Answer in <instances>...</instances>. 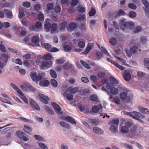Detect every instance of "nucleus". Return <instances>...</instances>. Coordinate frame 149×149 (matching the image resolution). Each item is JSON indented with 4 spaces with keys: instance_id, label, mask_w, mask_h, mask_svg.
I'll list each match as a JSON object with an SVG mask.
<instances>
[{
    "instance_id": "nucleus-1",
    "label": "nucleus",
    "mask_w": 149,
    "mask_h": 149,
    "mask_svg": "<svg viewBox=\"0 0 149 149\" xmlns=\"http://www.w3.org/2000/svg\"><path fill=\"white\" fill-rule=\"evenodd\" d=\"M125 21L126 19H121L120 22V26L122 30L124 31L126 28L131 29L134 28V25L133 22H126Z\"/></svg>"
},
{
    "instance_id": "nucleus-2",
    "label": "nucleus",
    "mask_w": 149,
    "mask_h": 149,
    "mask_svg": "<svg viewBox=\"0 0 149 149\" xmlns=\"http://www.w3.org/2000/svg\"><path fill=\"white\" fill-rule=\"evenodd\" d=\"M45 73L41 72L39 73L38 75L36 73L33 72L30 74V76L33 81H39L41 80L45 75Z\"/></svg>"
},
{
    "instance_id": "nucleus-3",
    "label": "nucleus",
    "mask_w": 149,
    "mask_h": 149,
    "mask_svg": "<svg viewBox=\"0 0 149 149\" xmlns=\"http://www.w3.org/2000/svg\"><path fill=\"white\" fill-rule=\"evenodd\" d=\"M132 125V123L130 122H127L124 126L121 128L120 131L124 134L127 133L129 131V128Z\"/></svg>"
},
{
    "instance_id": "nucleus-4",
    "label": "nucleus",
    "mask_w": 149,
    "mask_h": 149,
    "mask_svg": "<svg viewBox=\"0 0 149 149\" xmlns=\"http://www.w3.org/2000/svg\"><path fill=\"white\" fill-rule=\"evenodd\" d=\"M52 64V62L50 61H43L40 67V69H43L49 68L51 66Z\"/></svg>"
},
{
    "instance_id": "nucleus-5",
    "label": "nucleus",
    "mask_w": 149,
    "mask_h": 149,
    "mask_svg": "<svg viewBox=\"0 0 149 149\" xmlns=\"http://www.w3.org/2000/svg\"><path fill=\"white\" fill-rule=\"evenodd\" d=\"M29 104L33 109L37 110H40V107L38 104L33 99H31L29 100Z\"/></svg>"
},
{
    "instance_id": "nucleus-6",
    "label": "nucleus",
    "mask_w": 149,
    "mask_h": 149,
    "mask_svg": "<svg viewBox=\"0 0 149 149\" xmlns=\"http://www.w3.org/2000/svg\"><path fill=\"white\" fill-rule=\"evenodd\" d=\"M38 95L39 96V99L45 104H48V101L49 100V98L47 96H45L44 95L38 93Z\"/></svg>"
},
{
    "instance_id": "nucleus-7",
    "label": "nucleus",
    "mask_w": 149,
    "mask_h": 149,
    "mask_svg": "<svg viewBox=\"0 0 149 149\" xmlns=\"http://www.w3.org/2000/svg\"><path fill=\"white\" fill-rule=\"evenodd\" d=\"M78 90V88L77 87H75L72 88V87H70L66 89L64 92L63 93V95L65 97L66 95V94L68 92L74 93H76Z\"/></svg>"
},
{
    "instance_id": "nucleus-8",
    "label": "nucleus",
    "mask_w": 149,
    "mask_h": 149,
    "mask_svg": "<svg viewBox=\"0 0 149 149\" xmlns=\"http://www.w3.org/2000/svg\"><path fill=\"white\" fill-rule=\"evenodd\" d=\"M131 72V71L129 70H127L124 71L125 74L123 76V77L126 81H128L130 80Z\"/></svg>"
},
{
    "instance_id": "nucleus-9",
    "label": "nucleus",
    "mask_w": 149,
    "mask_h": 149,
    "mask_svg": "<svg viewBox=\"0 0 149 149\" xmlns=\"http://www.w3.org/2000/svg\"><path fill=\"white\" fill-rule=\"evenodd\" d=\"M51 105L56 113L59 114H62V112L61 110V108L55 102L52 103Z\"/></svg>"
},
{
    "instance_id": "nucleus-10",
    "label": "nucleus",
    "mask_w": 149,
    "mask_h": 149,
    "mask_svg": "<svg viewBox=\"0 0 149 149\" xmlns=\"http://www.w3.org/2000/svg\"><path fill=\"white\" fill-rule=\"evenodd\" d=\"M102 108V106L101 104H99L97 106H95L92 108V110L93 113H96L99 111H101Z\"/></svg>"
},
{
    "instance_id": "nucleus-11",
    "label": "nucleus",
    "mask_w": 149,
    "mask_h": 149,
    "mask_svg": "<svg viewBox=\"0 0 149 149\" xmlns=\"http://www.w3.org/2000/svg\"><path fill=\"white\" fill-rule=\"evenodd\" d=\"M92 130L93 132L97 134H101L103 133V130L100 128L97 127H93Z\"/></svg>"
},
{
    "instance_id": "nucleus-12",
    "label": "nucleus",
    "mask_w": 149,
    "mask_h": 149,
    "mask_svg": "<svg viewBox=\"0 0 149 149\" xmlns=\"http://www.w3.org/2000/svg\"><path fill=\"white\" fill-rule=\"evenodd\" d=\"M138 108L139 111L142 113H144L146 114L149 113V111L146 108H143L142 107L139 106L138 107Z\"/></svg>"
},
{
    "instance_id": "nucleus-13",
    "label": "nucleus",
    "mask_w": 149,
    "mask_h": 149,
    "mask_svg": "<svg viewBox=\"0 0 149 149\" xmlns=\"http://www.w3.org/2000/svg\"><path fill=\"white\" fill-rule=\"evenodd\" d=\"M77 25L76 23L72 22L70 25L69 28H67L68 31H73L76 27Z\"/></svg>"
},
{
    "instance_id": "nucleus-14",
    "label": "nucleus",
    "mask_w": 149,
    "mask_h": 149,
    "mask_svg": "<svg viewBox=\"0 0 149 149\" xmlns=\"http://www.w3.org/2000/svg\"><path fill=\"white\" fill-rule=\"evenodd\" d=\"M110 92L113 95H116L118 93V89L115 87H113L110 88Z\"/></svg>"
},
{
    "instance_id": "nucleus-15",
    "label": "nucleus",
    "mask_w": 149,
    "mask_h": 149,
    "mask_svg": "<svg viewBox=\"0 0 149 149\" xmlns=\"http://www.w3.org/2000/svg\"><path fill=\"white\" fill-rule=\"evenodd\" d=\"M86 19L84 15L79 14L77 17V19L79 22L85 21Z\"/></svg>"
},
{
    "instance_id": "nucleus-16",
    "label": "nucleus",
    "mask_w": 149,
    "mask_h": 149,
    "mask_svg": "<svg viewBox=\"0 0 149 149\" xmlns=\"http://www.w3.org/2000/svg\"><path fill=\"white\" fill-rule=\"evenodd\" d=\"M19 94L20 95V97L21 98L25 103L28 104V100L26 97L24 95L22 91H21V92H19Z\"/></svg>"
},
{
    "instance_id": "nucleus-17",
    "label": "nucleus",
    "mask_w": 149,
    "mask_h": 149,
    "mask_svg": "<svg viewBox=\"0 0 149 149\" xmlns=\"http://www.w3.org/2000/svg\"><path fill=\"white\" fill-rule=\"evenodd\" d=\"M109 79L113 85H117L118 84V81L114 77H110Z\"/></svg>"
},
{
    "instance_id": "nucleus-18",
    "label": "nucleus",
    "mask_w": 149,
    "mask_h": 149,
    "mask_svg": "<svg viewBox=\"0 0 149 149\" xmlns=\"http://www.w3.org/2000/svg\"><path fill=\"white\" fill-rule=\"evenodd\" d=\"M50 84L49 81L47 80H44L41 81L39 82V85L41 86H48Z\"/></svg>"
},
{
    "instance_id": "nucleus-19",
    "label": "nucleus",
    "mask_w": 149,
    "mask_h": 149,
    "mask_svg": "<svg viewBox=\"0 0 149 149\" xmlns=\"http://www.w3.org/2000/svg\"><path fill=\"white\" fill-rule=\"evenodd\" d=\"M67 64H65L63 66L65 67V69H68L70 70V71L72 73H73L74 72V66L70 64L68 66V68H67L66 66H67Z\"/></svg>"
},
{
    "instance_id": "nucleus-20",
    "label": "nucleus",
    "mask_w": 149,
    "mask_h": 149,
    "mask_svg": "<svg viewBox=\"0 0 149 149\" xmlns=\"http://www.w3.org/2000/svg\"><path fill=\"white\" fill-rule=\"evenodd\" d=\"M117 127L118 126L117 125H115L114 124H111L110 129L112 132L116 133L118 131Z\"/></svg>"
},
{
    "instance_id": "nucleus-21",
    "label": "nucleus",
    "mask_w": 149,
    "mask_h": 149,
    "mask_svg": "<svg viewBox=\"0 0 149 149\" xmlns=\"http://www.w3.org/2000/svg\"><path fill=\"white\" fill-rule=\"evenodd\" d=\"M138 48L136 46H134L130 48V52L133 54H136L138 51Z\"/></svg>"
},
{
    "instance_id": "nucleus-22",
    "label": "nucleus",
    "mask_w": 149,
    "mask_h": 149,
    "mask_svg": "<svg viewBox=\"0 0 149 149\" xmlns=\"http://www.w3.org/2000/svg\"><path fill=\"white\" fill-rule=\"evenodd\" d=\"M60 125L62 127L68 129H70V126L67 123L63 121H61L59 123Z\"/></svg>"
},
{
    "instance_id": "nucleus-23",
    "label": "nucleus",
    "mask_w": 149,
    "mask_h": 149,
    "mask_svg": "<svg viewBox=\"0 0 149 149\" xmlns=\"http://www.w3.org/2000/svg\"><path fill=\"white\" fill-rule=\"evenodd\" d=\"M67 25V22L64 21L61 23L60 24V31H63Z\"/></svg>"
},
{
    "instance_id": "nucleus-24",
    "label": "nucleus",
    "mask_w": 149,
    "mask_h": 149,
    "mask_svg": "<svg viewBox=\"0 0 149 149\" xmlns=\"http://www.w3.org/2000/svg\"><path fill=\"white\" fill-rule=\"evenodd\" d=\"M103 83L104 84H106V87L107 89H110L111 86V82H108V80L106 79H103L102 80Z\"/></svg>"
},
{
    "instance_id": "nucleus-25",
    "label": "nucleus",
    "mask_w": 149,
    "mask_h": 149,
    "mask_svg": "<svg viewBox=\"0 0 149 149\" xmlns=\"http://www.w3.org/2000/svg\"><path fill=\"white\" fill-rule=\"evenodd\" d=\"M4 11L5 13L6 14V16L7 18H11L13 17V15L11 11L7 10H4Z\"/></svg>"
},
{
    "instance_id": "nucleus-26",
    "label": "nucleus",
    "mask_w": 149,
    "mask_h": 149,
    "mask_svg": "<svg viewBox=\"0 0 149 149\" xmlns=\"http://www.w3.org/2000/svg\"><path fill=\"white\" fill-rule=\"evenodd\" d=\"M132 113L134 114L133 115L136 116L137 118H144V116L139 112L134 111L132 112Z\"/></svg>"
},
{
    "instance_id": "nucleus-27",
    "label": "nucleus",
    "mask_w": 149,
    "mask_h": 149,
    "mask_svg": "<svg viewBox=\"0 0 149 149\" xmlns=\"http://www.w3.org/2000/svg\"><path fill=\"white\" fill-rule=\"evenodd\" d=\"M45 28L46 29V31L48 32L50 31L51 28V24L49 22L46 23L45 25Z\"/></svg>"
},
{
    "instance_id": "nucleus-28",
    "label": "nucleus",
    "mask_w": 149,
    "mask_h": 149,
    "mask_svg": "<svg viewBox=\"0 0 149 149\" xmlns=\"http://www.w3.org/2000/svg\"><path fill=\"white\" fill-rule=\"evenodd\" d=\"M128 7L129 8L133 10H136L137 7L136 4L134 3H130L128 4Z\"/></svg>"
},
{
    "instance_id": "nucleus-29",
    "label": "nucleus",
    "mask_w": 149,
    "mask_h": 149,
    "mask_svg": "<svg viewBox=\"0 0 149 149\" xmlns=\"http://www.w3.org/2000/svg\"><path fill=\"white\" fill-rule=\"evenodd\" d=\"M42 45L47 50L49 51L50 48H51V45L47 43H42Z\"/></svg>"
},
{
    "instance_id": "nucleus-30",
    "label": "nucleus",
    "mask_w": 149,
    "mask_h": 149,
    "mask_svg": "<svg viewBox=\"0 0 149 149\" xmlns=\"http://www.w3.org/2000/svg\"><path fill=\"white\" fill-rule=\"evenodd\" d=\"M66 120H67L70 122V123L72 124H76V122L74 120V119L72 117H70V116H66Z\"/></svg>"
},
{
    "instance_id": "nucleus-31",
    "label": "nucleus",
    "mask_w": 149,
    "mask_h": 149,
    "mask_svg": "<svg viewBox=\"0 0 149 149\" xmlns=\"http://www.w3.org/2000/svg\"><path fill=\"white\" fill-rule=\"evenodd\" d=\"M10 85L18 93L19 92H21V90L15 84L13 83H12L10 84Z\"/></svg>"
},
{
    "instance_id": "nucleus-32",
    "label": "nucleus",
    "mask_w": 149,
    "mask_h": 149,
    "mask_svg": "<svg viewBox=\"0 0 149 149\" xmlns=\"http://www.w3.org/2000/svg\"><path fill=\"white\" fill-rule=\"evenodd\" d=\"M50 74L51 76L53 78H55L57 77L56 72L53 70H51L50 71Z\"/></svg>"
},
{
    "instance_id": "nucleus-33",
    "label": "nucleus",
    "mask_w": 149,
    "mask_h": 149,
    "mask_svg": "<svg viewBox=\"0 0 149 149\" xmlns=\"http://www.w3.org/2000/svg\"><path fill=\"white\" fill-rule=\"evenodd\" d=\"M92 49V46L90 45H88L86 49H85V51L83 53L84 54H88L89 51Z\"/></svg>"
},
{
    "instance_id": "nucleus-34",
    "label": "nucleus",
    "mask_w": 149,
    "mask_h": 149,
    "mask_svg": "<svg viewBox=\"0 0 149 149\" xmlns=\"http://www.w3.org/2000/svg\"><path fill=\"white\" fill-rule=\"evenodd\" d=\"M143 4L148 10L149 9V3L147 0H141Z\"/></svg>"
},
{
    "instance_id": "nucleus-35",
    "label": "nucleus",
    "mask_w": 149,
    "mask_h": 149,
    "mask_svg": "<svg viewBox=\"0 0 149 149\" xmlns=\"http://www.w3.org/2000/svg\"><path fill=\"white\" fill-rule=\"evenodd\" d=\"M110 44L112 45H115L116 42V40L115 38L112 37L109 40Z\"/></svg>"
},
{
    "instance_id": "nucleus-36",
    "label": "nucleus",
    "mask_w": 149,
    "mask_h": 149,
    "mask_svg": "<svg viewBox=\"0 0 149 149\" xmlns=\"http://www.w3.org/2000/svg\"><path fill=\"white\" fill-rule=\"evenodd\" d=\"M79 0H72L70 4L72 7H74L77 5V4L79 5Z\"/></svg>"
},
{
    "instance_id": "nucleus-37",
    "label": "nucleus",
    "mask_w": 149,
    "mask_h": 149,
    "mask_svg": "<svg viewBox=\"0 0 149 149\" xmlns=\"http://www.w3.org/2000/svg\"><path fill=\"white\" fill-rule=\"evenodd\" d=\"M96 13L95 8H92L89 13V15L90 16H92L94 15Z\"/></svg>"
},
{
    "instance_id": "nucleus-38",
    "label": "nucleus",
    "mask_w": 149,
    "mask_h": 149,
    "mask_svg": "<svg viewBox=\"0 0 149 149\" xmlns=\"http://www.w3.org/2000/svg\"><path fill=\"white\" fill-rule=\"evenodd\" d=\"M37 143L40 147L42 149H48L47 147L44 143L40 142H38Z\"/></svg>"
},
{
    "instance_id": "nucleus-39",
    "label": "nucleus",
    "mask_w": 149,
    "mask_h": 149,
    "mask_svg": "<svg viewBox=\"0 0 149 149\" xmlns=\"http://www.w3.org/2000/svg\"><path fill=\"white\" fill-rule=\"evenodd\" d=\"M51 83L52 85L54 87H56L58 85L56 81L54 79H52L51 80Z\"/></svg>"
},
{
    "instance_id": "nucleus-40",
    "label": "nucleus",
    "mask_w": 149,
    "mask_h": 149,
    "mask_svg": "<svg viewBox=\"0 0 149 149\" xmlns=\"http://www.w3.org/2000/svg\"><path fill=\"white\" fill-rule=\"evenodd\" d=\"M78 45L81 48H84L85 46V41L82 40L79 41L78 43Z\"/></svg>"
},
{
    "instance_id": "nucleus-41",
    "label": "nucleus",
    "mask_w": 149,
    "mask_h": 149,
    "mask_svg": "<svg viewBox=\"0 0 149 149\" xmlns=\"http://www.w3.org/2000/svg\"><path fill=\"white\" fill-rule=\"evenodd\" d=\"M54 7V4L52 3H47L46 5V7L47 9L50 10L53 9Z\"/></svg>"
},
{
    "instance_id": "nucleus-42",
    "label": "nucleus",
    "mask_w": 149,
    "mask_h": 149,
    "mask_svg": "<svg viewBox=\"0 0 149 149\" xmlns=\"http://www.w3.org/2000/svg\"><path fill=\"white\" fill-rule=\"evenodd\" d=\"M115 57L116 59H118L123 65H125L126 66L128 65V64H127L126 63H125L126 61L125 60H124L119 57H117L116 56H115Z\"/></svg>"
},
{
    "instance_id": "nucleus-43",
    "label": "nucleus",
    "mask_w": 149,
    "mask_h": 149,
    "mask_svg": "<svg viewBox=\"0 0 149 149\" xmlns=\"http://www.w3.org/2000/svg\"><path fill=\"white\" fill-rule=\"evenodd\" d=\"M16 133L17 136L21 139H22L23 136L25 134L24 133L20 131L17 132Z\"/></svg>"
},
{
    "instance_id": "nucleus-44",
    "label": "nucleus",
    "mask_w": 149,
    "mask_h": 149,
    "mask_svg": "<svg viewBox=\"0 0 149 149\" xmlns=\"http://www.w3.org/2000/svg\"><path fill=\"white\" fill-rule=\"evenodd\" d=\"M61 8L58 6L57 5L55 6L54 8V10L56 13H58L61 11Z\"/></svg>"
},
{
    "instance_id": "nucleus-45",
    "label": "nucleus",
    "mask_w": 149,
    "mask_h": 149,
    "mask_svg": "<svg viewBox=\"0 0 149 149\" xmlns=\"http://www.w3.org/2000/svg\"><path fill=\"white\" fill-rule=\"evenodd\" d=\"M113 102H114L117 104H120V101L119 98L117 97H116L112 101Z\"/></svg>"
},
{
    "instance_id": "nucleus-46",
    "label": "nucleus",
    "mask_w": 149,
    "mask_h": 149,
    "mask_svg": "<svg viewBox=\"0 0 149 149\" xmlns=\"http://www.w3.org/2000/svg\"><path fill=\"white\" fill-rule=\"evenodd\" d=\"M0 100L3 103L12 105L10 101L0 97Z\"/></svg>"
},
{
    "instance_id": "nucleus-47",
    "label": "nucleus",
    "mask_w": 149,
    "mask_h": 149,
    "mask_svg": "<svg viewBox=\"0 0 149 149\" xmlns=\"http://www.w3.org/2000/svg\"><path fill=\"white\" fill-rule=\"evenodd\" d=\"M80 63L86 68L88 69L90 68V66L86 62H84L83 61L81 60L80 61Z\"/></svg>"
},
{
    "instance_id": "nucleus-48",
    "label": "nucleus",
    "mask_w": 149,
    "mask_h": 149,
    "mask_svg": "<svg viewBox=\"0 0 149 149\" xmlns=\"http://www.w3.org/2000/svg\"><path fill=\"white\" fill-rule=\"evenodd\" d=\"M33 136L37 140L42 141H43L44 140V138L39 135H34Z\"/></svg>"
},
{
    "instance_id": "nucleus-49",
    "label": "nucleus",
    "mask_w": 149,
    "mask_h": 149,
    "mask_svg": "<svg viewBox=\"0 0 149 149\" xmlns=\"http://www.w3.org/2000/svg\"><path fill=\"white\" fill-rule=\"evenodd\" d=\"M129 16L131 18H134L136 17V13L133 11H130L129 13Z\"/></svg>"
},
{
    "instance_id": "nucleus-50",
    "label": "nucleus",
    "mask_w": 149,
    "mask_h": 149,
    "mask_svg": "<svg viewBox=\"0 0 149 149\" xmlns=\"http://www.w3.org/2000/svg\"><path fill=\"white\" fill-rule=\"evenodd\" d=\"M127 97V94L125 92H123L120 94V97L121 100H124Z\"/></svg>"
},
{
    "instance_id": "nucleus-51",
    "label": "nucleus",
    "mask_w": 149,
    "mask_h": 149,
    "mask_svg": "<svg viewBox=\"0 0 149 149\" xmlns=\"http://www.w3.org/2000/svg\"><path fill=\"white\" fill-rule=\"evenodd\" d=\"M46 110L47 111L48 113L51 115H54V114L53 111L49 107L47 106H45Z\"/></svg>"
},
{
    "instance_id": "nucleus-52",
    "label": "nucleus",
    "mask_w": 149,
    "mask_h": 149,
    "mask_svg": "<svg viewBox=\"0 0 149 149\" xmlns=\"http://www.w3.org/2000/svg\"><path fill=\"white\" fill-rule=\"evenodd\" d=\"M142 28L140 26H136L134 31V33H137L141 31L142 30Z\"/></svg>"
},
{
    "instance_id": "nucleus-53",
    "label": "nucleus",
    "mask_w": 149,
    "mask_h": 149,
    "mask_svg": "<svg viewBox=\"0 0 149 149\" xmlns=\"http://www.w3.org/2000/svg\"><path fill=\"white\" fill-rule=\"evenodd\" d=\"M68 92L66 94V98L69 100H72L73 99V95L70 93Z\"/></svg>"
},
{
    "instance_id": "nucleus-54",
    "label": "nucleus",
    "mask_w": 149,
    "mask_h": 149,
    "mask_svg": "<svg viewBox=\"0 0 149 149\" xmlns=\"http://www.w3.org/2000/svg\"><path fill=\"white\" fill-rule=\"evenodd\" d=\"M12 61L13 62H14L16 64L19 65H22V61L20 59H13L12 60Z\"/></svg>"
},
{
    "instance_id": "nucleus-55",
    "label": "nucleus",
    "mask_w": 149,
    "mask_h": 149,
    "mask_svg": "<svg viewBox=\"0 0 149 149\" xmlns=\"http://www.w3.org/2000/svg\"><path fill=\"white\" fill-rule=\"evenodd\" d=\"M57 28V24H53L52 25H51V29L52 31H56Z\"/></svg>"
},
{
    "instance_id": "nucleus-56",
    "label": "nucleus",
    "mask_w": 149,
    "mask_h": 149,
    "mask_svg": "<svg viewBox=\"0 0 149 149\" xmlns=\"http://www.w3.org/2000/svg\"><path fill=\"white\" fill-rule=\"evenodd\" d=\"M119 120L118 118H115L113 120H112V124H114L115 125H118L119 123Z\"/></svg>"
},
{
    "instance_id": "nucleus-57",
    "label": "nucleus",
    "mask_w": 149,
    "mask_h": 149,
    "mask_svg": "<svg viewBox=\"0 0 149 149\" xmlns=\"http://www.w3.org/2000/svg\"><path fill=\"white\" fill-rule=\"evenodd\" d=\"M19 118L25 122H29L30 123H32L33 122V121L31 120H29L22 117H19Z\"/></svg>"
},
{
    "instance_id": "nucleus-58",
    "label": "nucleus",
    "mask_w": 149,
    "mask_h": 149,
    "mask_svg": "<svg viewBox=\"0 0 149 149\" xmlns=\"http://www.w3.org/2000/svg\"><path fill=\"white\" fill-rule=\"evenodd\" d=\"M64 50L66 52H69L71 50L70 47L68 45H66L64 47Z\"/></svg>"
},
{
    "instance_id": "nucleus-59",
    "label": "nucleus",
    "mask_w": 149,
    "mask_h": 149,
    "mask_svg": "<svg viewBox=\"0 0 149 149\" xmlns=\"http://www.w3.org/2000/svg\"><path fill=\"white\" fill-rule=\"evenodd\" d=\"M90 99L92 101H97V97L96 95H94L91 96L90 97Z\"/></svg>"
},
{
    "instance_id": "nucleus-60",
    "label": "nucleus",
    "mask_w": 149,
    "mask_h": 149,
    "mask_svg": "<svg viewBox=\"0 0 149 149\" xmlns=\"http://www.w3.org/2000/svg\"><path fill=\"white\" fill-rule=\"evenodd\" d=\"M89 121L90 123H93L95 125H97L98 124V122L95 119H89Z\"/></svg>"
},
{
    "instance_id": "nucleus-61",
    "label": "nucleus",
    "mask_w": 149,
    "mask_h": 149,
    "mask_svg": "<svg viewBox=\"0 0 149 149\" xmlns=\"http://www.w3.org/2000/svg\"><path fill=\"white\" fill-rule=\"evenodd\" d=\"M144 63L145 66H149V58H145L144 60Z\"/></svg>"
},
{
    "instance_id": "nucleus-62",
    "label": "nucleus",
    "mask_w": 149,
    "mask_h": 149,
    "mask_svg": "<svg viewBox=\"0 0 149 149\" xmlns=\"http://www.w3.org/2000/svg\"><path fill=\"white\" fill-rule=\"evenodd\" d=\"M79 110L80 111H84L85 112L88 111V108L86 107H80L79 108Z\"/></svg>"
},
{
    "instance_id": "nucleus-63",
    "label": "nucleus",
    "mask_w": 149,
    "mask_h": 149,
    "mask_svg": "<svg viewBox=\"0 0 149 149\" xmlns=\"http://www.w3.org/2000/svg\"><path fill=\"white\" fill-rule=\"evenodd\" d=\"M38 38L36 36H33L32 38V42L34 43H37L38 41Z\"/></svg>"
},
{
    "instance_id": "nucleus-64",
    "label": "nucleus",
    "mask_w": 149,
    "mask_h": 149,
    "mask_svg": "<svg viewBox=\"0 0 149 149\" xmlns=\"http://www.w3.org/2000/svg\"><path fill=\"white\" fill-rule=\"evenodd\" d=\"M51 56L50 54H47L45 55L44 58L47 60L46 61H49L51 58Z\"/></svg>"
}]
</instances>
